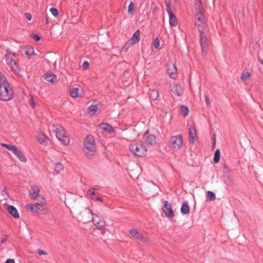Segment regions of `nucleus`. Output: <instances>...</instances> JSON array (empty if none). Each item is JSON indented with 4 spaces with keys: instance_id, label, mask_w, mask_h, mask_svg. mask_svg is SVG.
Listing matches in <instances>:
<instances>
[{
    "instance_id": "1",
    "label": "nucleus",
    "mask_w": 263,
    "mask_h": 263,
    "mask_svg": "<svg viewBox=\"0 0 263 263\" xmlns=\"http://www.w3.org/2000/svg\"><path fill=\"white\" fill-rule=\"evenodd\" d=\"M13 91L5 77L0 72V100L8 101L13 98Z\"/></svg>"
},
{
    "instance_id": "2",
    "label": "nucleus",
    "mask_w": 263,
    "mask_h": 263,
    "mask_svg": "<svg viewBox=\"0 0 263 263\" xmlns=\"http://www.w3.org/2000/svg\"><path fill=\"white\" fill-rule=\"evenodd\" d=\"M129 150L131 154L139 157L145 156L147 153L145 144L140 141H132L129 145Z\"/></svg>"
},
{
    "instance_id": "3",
    "label": "nucleus",
    "mask_w": 263,
    "mask_h": 263,
    "mask_svg": "<svg viewBox=\"0 0 263 263\" xmlns=\"http://www.w3.org/2000/svg\"><path fill=\"white\" fill-rule=\"evenodd\" d=\"M196 9L197 12L195 14L196 21L195 24L198 27L199 32H201L204 31L206 18L203 13V9L201 0H199Z\"/></svg>"
},
{
    "instance_id": "4",
    "label": "nucleus",
    "mask_w": 263,
    "mask_h": 263,
    "mask_svg": "<svg viewBox=\"0 0 263 263\" xmlns=\"http://www.w3.org/2000/svg\"><path fill=\"white\" fill-rule=\"evenodd\" d=\"M84 152L85 156L90 158L93 156L96 152V144L94 138L91 135H87L84 140Z\"/></svg>"
},
{
    "instance_id": "5",
    "label": "nucleus",
    "mask_w": 263,
    "mask_h": 263,
    "mask_svg": "<svg viewBox=\"0 0 263 263\" xmlns=\"http://www.w3.org/2000/svg\"><path fill=\"white\" fill-rule=\"evenodd\" d=\"M6 61L7 65L11 70L15 74L19 73V69L16 64L15 53L12 52L9 49H7V53L5 54Z\"/></svg>"
},
{
    "instance_id": "6",
    "label": "nucleus",
    "mask_w": 263,
    "mask_h": 263,
    "mask_svg": "<svg viewBox=\"0 0 263 263\" xmlns=\"http://www.w3.org/2000/svg\"><path fill=\"white\" fill-rule=\"evenodd\" d=\"M52 130L55 133L57 138L64 145H66L69 143V139L66 135V132L63 127L60 124H53Z\"/></svg>"
},
{
    "instance_id": "7",
    "label": "nucleus",
    "mask_w": 263,
    "mask_h": 263,
    "mask_svg": "<svg viewBox=\"0 0 263 263\" xmlns=\"http://www.w3.org/2000/svg\"><path fill=\"white\" fill-rule=\"evenodd\" d=\"M45 203L46 201H43L33 204H27L26 206V209L29 210L32 213L44 215L47 212V210L45 208Z\"/></svg>"
},
{
    "instance_id": "8",
    "label": "nucleus",
    "mask_w": 263,
    "mask_h": 263,
    "mask_svg": "<svg viewBox=\"0 0 263 263\" xmlns=\"http://www.w3.org/2000/svg\"><path fill=\"white\" fill-rule=\"evenodd\" d=\"M1 145L2 147L12 152L21 161L23 162H26L27 161V159L23 153L20 149H18L15 145L6 143H2Z\"/></svg>"
},
{
    "instance_id": "9",
    "label": "nucleus",
    "mask_w": 263,
    "mask_h": 263,
    "mask_svg": "<svg viewBox=\"0 0 263 263\" xmlns=\"http://www.w3.org/2000/svg\"><path fill=\"white\" fill-rule=\"evenodd\" d=\"M129 233L133 238L137 239L142 242L148 243L149 242V239L147 235L137 229H130Z\"/></svg>"
},
{
    "instance_id": "10",
    "label": "nucleus",
    "mask_w": 263,
    "mask_h": 263,
    "mask_svg": "<svg viewBox=\"0 0 263 263\" xmlns=\"http://www.w3.org/2000/svg\"><path fill=\"white\" fill-rule=\"evenodd\" d=\"M182 145V138L179 135L171 137L170 141V146L174 150H179Z\"/></svg>"
},
{
    "instance_id": "11",
    "label": "nucleus",
    "mask_w": 263,
    "mask_h": 263,
    "mask_svg": "<svg viewBox=\"0 0 263 263\" xmlns=\"http://www.w3.org/2000/svg\"><path fill=\"white\" fill-rule=\"evenodd\" d=\"M140 32L137 30L133 34L132 37L128 40L120 49V52L126 51L130 45H134L140 41Z\"/></svg>"
},
{
    "instance_id": "12",
    "label": "nucleus",
    "mask_w": 263,
    "mask_h": 263,
    "mask_svg": "<svg viewBox=\"0 0 263 263\" xmlns=\"http://www.w3.org/2000/svg\"><path fill=\"white\" fill-rule=\"evenodd\" d=\"M200 35V43L202 53L203 55H205V52L209 49V44L206 35L203 31L199 32Z\"/></svg>"
},
{
    "instance_id": "13",
    "label": "nucleus",
    "mask_w": 263,
    "mask_h": 263,
    "mask_svg": "<svg viewBox=\"0 0 263 263\" xmlns=\"http://www.w3.org/2000/svg\"><path fill=\"white\" fill-rule=\"evenodd\" d=\"M163 203V208L162 210L163 212L168 217H173L174 216V213L172 210V205L169 204L167 201H164Z\"/></svg>"
},
{
    "instance_id": "14",
    "label": "nucleus",
    "mask_w": 263,
    "mask_h": 263,
    "mask_svg": "<svg viewBox=\"0 0 263 263\" xmlns=\"http://www.w3.org/2000/svg\"><path fill=\"white\" fill-rule=\"evenodd\" d=\"M177 71V68L175 64L170 63L167 65V73L171 78L175 79Z\"/></svg>"
},
{
    "instance_id": "15",
    "label": "nucleus",
    "mask_w": 263,
    "mask_h": 263,
    "mask_svg": "<svg viewBox=\"0 0 263 263\" xmlns=\"http://www.w3.org/2000/svg\"><path fill=\"white\" fill-rule=\"evenodd\" d=\"M197 136L196 130L194 125H192L189 128V141L190 143H193L194 139Z\"/></svg>"
},
{
    "instance_id": "16",
    "label": "nucleus",
    "mask_w": 263,
    "mask_h": 263,
    "mask_svg": "<svg viewBox=\"0 0 263 263\" xmlns=\"http://www.w3.org/2000/svg\"><path fill=\"white\" fill-rule=\"evenodd\" d=\"M44 79L48 82L55 83L57 82V76L52 73H47L44 76Z\"/></svg>"
},
{
    "instance_id": "17",
    "label": "nucleus",
    "mask_w": 263,
    "mask_h": 263,
    "mask_svg": "<svg viewBox=\"0 0 263 263\" xmlns=\"http://www.w3.org/2000/svg\"><path fill=\"white\" fill-rule=\"evenodd\" d=\"M169 16V23L170 25L171 26H176L177 25V18L173 12V11H169L168 13H167Z\"/></svg>"
},
{
    "instance_id": "18",
    "label": "nucleus",
    "mask_w": 263,
    "mask_h": 263,
    "mask_svg": "<svg viewBox=\"0 0 263 263\" xmlns=\"http://www.w3.org/2000/svg\"><path fill=\"white\" fill-rule=\"evenodd\" d=\"M101 127L104 132L112 134L114 132L113 127L108 123H104L101 124Z\"/></svg>"
},
{
    "instance_id": "19",
    "label": "nucleus",
    "mask_w": 263,
    "mask_h": 263,
    "mask_svg": "<svg viewBox=\"0 0 263 263\" xmlns=\"http://www.w3.org/2000/svg\"><path fill=\"white\" fill-rule=\"evenodd\" d=\"M8 212L14 218H18L19 214L16 209L13 205H9L7 207Z\"/></svg>"
},
{
    "instance_id": "20",
    "label": "nucleus",
    "mask_w": 263,
    "mask_h": 263,
    "mask_svg": "<svg viewBox=\"0 0 263 263\" xmlns=\"http://www.w3.org/2000/svg\"><path fill=\"white\" fill-rule=\"evenodd\" d=\"M190 206L189 205V203L187 201H185L183 202L181 208V212L182 214H187L190 212Z\"/></svg>"
},
{
    "instance_id": "21",
    "label": "nucleus",
    "mask_w": 263,
    "mask_h": 263,
    "mask_svg": "<svg viewBox=\"0 0 263 263\" xmlns=\"http://www.w3.org/2000/svg\"><path fill=\"white\" fill-rule=\"evenodd\" d=\"M174 88H175L174 92L177 96H181L183 93V90L182 87L178 84H175L174 85Z\"/></svg>"
},
{
    "instance_id": "22",
    "label": "nucleus",
    "mask_w": 263,
    "mask_h": 263,
    "mask_svg": "<svg viewBox=\"0 0 263 263\" xmlns=\"http://www.w3.org/2000/svg\"><path fill=\"white\" fill-rule=\"evenodd\" d=\"M145 140L147 143L151 145H153L156 143V138L153 134L148 135L146 138Z\"/></svg>"
},
{
    "instance_id": "23",
    "label": "nucleus",
    "mask_w": 263,
    "mask_h": 263,
    "mask_svg": "<svg viewBox=\"0 0 263 263\" xmlns=\"http://www.w3.org/2000/svg\"><path fill=\"white\" fill-rule=\"evenodd\" d=\"M40 190L37 186H33L30 191V195L31 197L35 199L38 196Z\"/></svg>"
},
{
    "instance_id": "24",
    "label": "nucleus",
    "mask_w": 263,
    "mask_h": 263,
    "mask_svg": "<svg viewBox=\"0 0 263 263\" xmlns=\"http://www.w3.org/2000/svg\"><path fill=\"white\" fill-rule=\"evenodd\" d=\"M149 96L150 98L153 100H156L159 97V92L156 89L149 90Z\"/></svg>"
},
{
    "instance_id": "25",
    "label": "nucleus",
    "mask_w": 263,
    "mask_h": 263,
    "mask_svg": "<svg viewBox=\"0 0 263 263\" xmlns=\"http://www.w3.org/2000/svg\"><path fill=\"white\" fill-rule=\"evenodd\" d=\"M98 109V107L97 105H91L88 108L87 112L89 115L92 116L97 111Z\"/></svg>"
},
{
    "instance_id": "26",
    "label": "nucleus",
    "mask_w": 263,
    "mask_h": 263,
    "mask_svg": "<svg viewBox=\"0 0 263 263\" xmlns=\"http://www.w3.org/2000/svg\"><path fill=\"white\" fill-rule=\"evenodd\" d=\"M189 112V108L185 105H181L180 107V114L183 116V117H186L188 115Z\"/></svg>"
},
{
    "instance_id": "27",
    "label": "nucleus",
    "mask_w": 263,
    "mask_h": 263,
    "mask_svg": "<svg viewBox=\"0 0 263 263\" xmlns=\"http://www.w3.org/2000/svg\"><path fill=\"white\" fill-rule=\"evenodd\" d=\"M79 89L77 87L72 88L70 91V96L72 98H77L79 96Z\"/></svg>"
},
{
    "instance_id": "28",
    "label": "nucleus",
    "mask_w": 263,
    "mask_h": 263,
    "mask_svg": "<svg viewBox=\"0 0 263 263\" xmlns=\"http://www.w3.org/2000/svg\"><path fill=\"white\" fill-rule=\"evenodd\" d=\"M63 169V166L61 162H58L55 164L54 170V174H58Z\"/></svg>"
},
{
    "instance_id": "29",
    "label": "nucleus",
    "mask_w": 263,
    "mask_h": 263,
    "mask_svg": "<svg viewBox=\"0 0 263 263\" xmlns=\"http://www.w3.org/2000/svg\"><path fill=\"white\" fill-rule=\"evenodd\" d=\"M98 190V189L97 188H91L88 190L87 192V194L92 200H93V199L96 197L95 195V191Z\"/></svg>"
},
{
    "instance_id": "30",
    "label": "nucleus",
    "mask_w": 263,
    "mask_h": 263,
    "mask_svg": "<svg viewBox=\"0 0 263 263\" xmlns=\"http://www.w3.org/2000/svg\"><path fill=\"white\" fill-rule=\"evenodd\" d=\"M48 137L44 134H41L39 136L38 141L40 144H43L47 142Z\"/></svg>"
},
{
    "instance_id": "31",
    "label": "nucleus",
    "mask_w": 263,
    "mask_h": 263,
    "mask_svg": "<svg viewBox=\"0 0 263 263\" xmlns=\"http://www.w3.org/2000/svg\"><path fill=\"white\" fill-rule=\"evenodd\" d=\"M88 213H90L92 216L91 220L93 223V224H95V223L97 222V221H98V220H99L100 218L97 214L93 213L90 209H88Z\"/></svg>"
},
{
    "instance_id": "32",
    "label": "nucleus",
    "mask_w": 263,
    "mask_h": 263,
    "mask_svg": "<svg viewBox=\"0 0 263 263\" xmlns=\"http://www.w3.org/2000/svg\"><path fill=\"white\" fill-rule=\"evenodd\" d=\"M220 150L217 149L215 152L214 157V159H213L214 163H218L220 160Z\"/></svg>"
},
{
    "instance_id": "33",
    "label": "nucleus",
    "mask_w": 263,
    "mask_h": 263,
    "mask_svg": "<svg viewBox=\"0 0 263 263\" xmlns=\"http://www.w3.org/2000/svg\"><path fill=\"white\" fill-rule=\"evenodd\" d=\"M94 225L98 229H103L106 226V222L105 221L100 219L97 222L95 223Z\"/></svg>"
},
{
    "instance_id": "34",
    "label": "nucleus",
    "mask_w": 263,
    "mask_h": 263,
    "mask_svg": "<svg viewBox=\"0 0 263 263\" xmlns=\"http://www.w3.org/2000/svg\"><path fill=\"white\" fill-rule=\"evenodd\" d=\"M251 74L249 72H243L241 75V79L245 82L249 80Z\"/></svg>"
},
{
    "instance_id": "35",
    "label": "nucleus",
    "mask_w": 263,
    "mask_h": 263,
    "mask_svg": "<svg viewBox=\"0 0 263 263\" xmlns=\"http://www.w3.org/2000/svg\"><path fill=\"white\" fill-rule=\"evenodd\" d=\"M207 197L210 201H214L216 199L215 194L212 191H209L206 192Z\"/></svg>"
},
{
    "instance_id": "36",
    "label": "nucleus",
    "mask_w": 263,
    "mask_h": 263,
    "mask_svg": "<svg viewBox=\"0 0 263 263\" xmlns=\"http://www.w3.org/2000/svg\"><path fill=\"white\" fill-rule=\"evenodd\" d=\"M34 53V49L33 48V47H28L26 48V51H25V53L28 55V56H30L31 55H32Z\"/></svg>"
},
{
    "instance_id": "37",
    "label": "nucleus",
    "mask_w": 263,
    "mask_h": 263,
    "mask_svg": "<svg viewBox=\"0 0 263 263\" xmlns=\"http://www.w3.org/2000/svg\"><path fill=\"white\" fill-rule=\"evenodd\" d=\"M134 9V3L133 2H131L129 3L127 11H128V13L132 14L133 13Z\"/></svg>"
},
{
    "instance_id": "38",
    "label": "nucleus",
    "mask_w": 263,
    "mask_h": 263,
    "mask_svg": "<svg viewBox=\"0 0 263 263\" xmlns=\"http://www.w3.org/2000/svg\"><path fill=\"white\" fill-rule=\"evenodd\" d=\"M50 11L54 17H58L59 16V11L57 8H51L50 9Z\"/></svg>"
},
{
    "instance_id": "39",
    "label": "nucleus",
    "mask_w": 263,
    "mask_h": 263,
    "mask_svg": "<svg viewBox=\"0 0 263 263\" xmlns=\"http://www.w3.org/2000/svg\"><path fill=\"white\" fill-rule=\"evenodd\" d=\"M153 45L156 49H160V41L158 38H156L153 42Z\"/></svg>"
},
{
    "instance_id": "40",
    "label": "nucleus",
    "mask_w": 263,
    "mask_h": 263,
    "mask_svg": "<svg viewBox=\"0 0 263 263\" xmlns=\"http://www.w3.org/2000/svg\"><path fill=\"white\" fill-rule=\"evenodd\" d=\"M165 4L166 5V7H167V8H166L167 12L168 13V12L170 11H172V9H171V6H170V2L169 1H165Z\"/></svg>"
},
{
    "instance_id": "41",
    "label": "nucleus",
    "mask_w": 263,
    "mask_h": 263,
    "mask_svg": "<svg viewBox=\"0 0 263 263\" xmlns=\"http://www.w3.org/2000/svg\"><path fill=\"white\" fill-rule=\"evenodd\" d=\"M32 37L33 39L35 41H39L40 40V36L37 34H33L32 35Z\"/></svg>"
},
{
    "instance_id": "42",
    "label": "nucleus",
    "mask_w": 263,
    "mask_h": 263,
    "mask_svg": "<svg viewBox=\"0 0 263 263\" xmlns=\"http://www.w3.org/2000/svg\"><path fill=\"white\" fill-rule=\"evenodd\" d=\"M30 105L32 108H34L35 106V102L33 99L32 97H31L30 100Z\"/></svg>"
},
{
    "instance_id": "43",
    "label": "nucleus",
    "mask_w": 263,
    "mask_h": 263,
    "mask_svg": "<svg viewBox=\"0 0 263 263\" xmlns=\"http://www.w3.org/2000/svg\"><path fill=\"white\" fill-rule=\"evenodd\" d=\"M7 240V235H4L1 238V243H5Z\"/></svg>"
},
{
    "instance_id": "44",
    "label": "nucleus",
    "mask_w": 263,
    "mask_h": 263,
    "mask_svg": "<svg viewBox=\"0 0 263 263\" xmlns=\"http://www.w3.org/2000/svg\"><path fill=\"white\" fill-rule=\"evenodd\" d=\"M24 15L25 16L26 18L28 20L30 21L31 20V15L29 13H25L24 14Z\"/></svg>"
},
{
    "instance_id": "45",
    "label": "nucleus",
    "mask_w": 263,
    "mask_h": 263,
    "mask_svg": "<svg viewBox=\"0 0 263 263\" xmlns=\"http://www.w3.org/2000/svg\"><path fill=\"white\" fill-rule=\"evenodd\" d=\"M37 252H38V254L40 255H46L47 254V252L45 251H44V250H40V249L38 250Z\"/></svg>"
},
{
    "instance_id": "46",
    "label": "nucleus",
    "mask_w": 263,
    "mask_h": 263,
    "mask_svg": "<svg viewBox=\"0 0 263 263\" xmlns=\"http://www.w3.org/2000/svg\"><path fill=\"white\" fill-rule=\"evenodd\" d=\"M89 65V63L87 61H84L82 64V67L85 69L88 67Z\"/></svg>"
},
{
    "instance_id": "47",
    "label": "nucleus",
    "mask_w": 263,
    "mask_h": 263,
    "mask_svg": "<svg viewBox=\"0 0 263 263\" xmlns=\"http://www.w3.org/2000/svg\"><path fill=\"white\" fill-rule=\"evenodd\" d=\"M205 100L206 104L208 106L210 105V100L209 97L207 95H205Z\"/></svg>"
},
{
    "instance_id": "48",
    "label": "nucleus",
    "mask_w": 263,
    "mask_h": 263,
    "mask_svg": "<svg viewBox=\"0 0 263 263\" xmlns=\"http://www.w3.org/2000/svg\"><path fill=\"white\" fill-rule=\"evenodd\" d=\"M5 263H15V262L12 259H8L6 261Z\"/></svg>"
},
{
    "instance_id": "49",
    "label": "nucleus",
    "mask_w": 263,
    "mask_h": 263,
    "mask_svg": "<svg viewBox=\"0 0 263 263\" xmlns=\"http://www.w3.org/2000/svg\"><path fill=\"white\" fill-rule=\"evenodd\" d=\"M93 200L99 201H102V199L99 197L96 196L94 199Z\"/></svg>"
},
{
    "instance_id": "50",
    "label": "nucleus",
    "mask_w": 263,
    "mask_h": 263,
    "mask_svg": "<svg viewBox=\"0 0 263 263\" xmlns=\"http://www.w3.org/2000/svg\"><path fill=\"white\" fill-rule=\"evenodd\" d=\"M258 61L263 65V60L261 58H258Z\"/></svg>"
},
{
    "instance_id": "51",
    "label": "nucleus",
    "mask_w": 263,
    "mask_h": 263,
    "mask_svg": "<svg viewBox=\"0 0 263 263\" xmlns=\"http://www.w3.org/2000/svg\"><path fill=\"white\" fill-rule=\"evenodd\" d=\"M215 141H214V143H213V147L214 148L215 147Z\"/></svg>"
},
{
    "instance_id": "52",
    "label": "nucleus",
    "mask_w": 263,
    "mask_h": 263,
    "mask_svg": "<svg viewBox=\"0 0 263 263\" xmlns=\"http://www.w3.org/2000/svg\"><path fill=\"white\" fill-rule=\"evenodd\" d=\"M46 24H48V19H47V17L46 18Z\"/></svg>"
},
{
    "instance_id": "53",
    "label": "nucleus",
    "mask_w": 263,
    "mask_h": 263,
    "mask_svg": "<svg viewBox=\"0 0 263 263\" xmlns=\"http://www.w3.org/2000/svg\"><path fill=\"white\" fill-rule=\"evenodd\" d=\"M3 192H6L5 190L3 191Z\"/></svg>"
}]
</instances>
